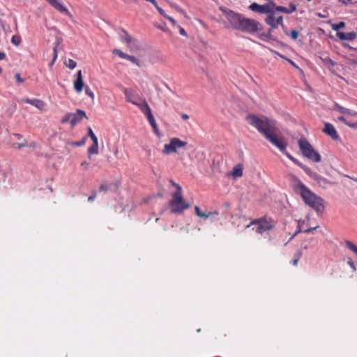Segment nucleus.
Here are the masks:
<instances>
[{"label":"nucleus","instance_id":"1","mask_svg":"<svg viewBox=\"0 0 357 357\" xmlns=\"http://www.w3.org/2000/svg\"><path fill=\"white\" fill-rule=\"evenodd\" d=\"M246 120L250 125L255 128L266 140L276 146L289 159L296 165H301V162L287 151L288 142L280 133L274 120L265 116L259 117L253 114H248Z\"/></svg>","mask_w":357,"mask_h":357},{"label":"nucleus","instance_id":"2","mask_svg":"<svg viewBox=\"0 0 357 357\" xmlns=\"http://www.w3.org/2000/svg\"><path fill=\"white\" fill-rule=\"evenodd\" d=\"M229 23V27L245 33H255L260 30V23L255 20L245 17L225 8H220Z\"/></svg>","mask_w":357,"mask_h":357},{"label":"nucleus","instance_id":"3","mask_svg":"<svg viewBox=\"0 0 357 357\" xmlns=\"http://www.w3.org/2000/svg\"><path fill=\"white\" fill-rule=\"evenodd\" d=\"M290 178L294 192L302 197L307 205L317 211H321L324 208L323 199L312 192L295 176L290 175Z\"/></svg>","mask_w":357,"mask_h":357},{"label":"nucleus","instance_id":"4","mask_svg":"<svg viewBox=\"0 0 357 357\" xmlns=\"http://www.w3.org/2000/svg\"><path fill=\"white\" fill-rule=\"evenodd\" d=\"M181 190V187L178 186V190L172 195V199L169 202V205L172 207L170 212L172 213H181L189 208V204L183 199Z\"/></svg>","mask_w":357,"mask_h":357},{"label":"nucleus","instance_id":"5","mask_svg":"<svg viewBox=\"0 0 357 357\" xmlns=\"http://www.w3.org/2000/svg\"><path fill=\"white\" fill-rule=\"evenodd\" d=\"M298 146L303 155L315 162L321 161V158L320 154L314 151L312 146L305 138H301L298 141Z\"/></svg>","mask_w":357,"mask_h":357},{"label":"nucleus","instance_id":"6","mask_svg":"<svg viewBox=\"0 0 357 357\" xmlns=\"http://www.w3.org/2000/svg\"><path fill=\"white\" fill-rule=\"evenodd\" d=\"M187 144V142L182 141L177 137L172 138L169 144L164 145L162 153L167 155L176 153L178 149L185 147Z\"/></svg>","mask_w":357,"mask_h":357},{"label":"nucleus","instance_id":"7","mask_svg":"<svg viewBox=\"0 0 357 357\" xmlns=\"http://www.w3.org/2000/svg\"><path fill=\"white\" fill-rule=\"evenodd\" d=\"M298 166L301 167L310 178L315 180L319 186L325 188L331 183L330 181L326 178L313 172L312 169L303 165L301 162V165Z\"/></svg>","mask_w":357,"mask_h":357},{"label":"nucleus","instance_id":"8","mask_svg":"<svg viewBox=\"0 0 357 357\" xmlns=\"http://www.w3.org/2000/svg\"><path fill=\"white\" fill-rule=\"evenodd\" d=\"M249 8L253 11L259 13H273L275 10V3L270 2L266 5H259L257 3L250 4Z\"/></svg>","mask_w":357,"mask_h":357},{"label":"nucleus","instance_id":"9","mask_svg":"<svg viewBox=\"0 0 357 357\" xmlns=\"http://www.w3.org/2000/svg\"><path fill=\"white\" fill-rule=\"evenodd\" d=\"M250 225L255 226L253 227V229H255L256 231L259 234H263L266 231L270 230L273 225L267 222L266 220H255L254 222H252Z\"/></svg>","mask_w":357,"mask_h":357},{"label":"nucleus","instance_id":"10","mask_svg":"<svg viewBox=\"0 0 357 357\" xmlns=\"http://www.w3.org/2000/svg\"><path fill=\"white\" fill-rule=\"evenodd\" d=\"M275 11L273 13H269L266 18V23L269 25L272 29H275L278 25L283 26L282 16L275 17Z\"/></svg>","mask_w":357,"mask_h":357},{"label":"nucleus","instance_id":"11","mask_svg":"<svg viewBox=\"0 0 357 357\" xmlns=\"http://www.w3.org/2000/svg\"><path fill=\"white\" fill-rule=\"evenodd\" d=\"M70 126L72 128L75 127L84 118H87L86 112L82 109H77L75 113H71Z\"/></svg>","mask_w":357,"mask_h":357},{"label":"nucleus","instance_id":"12","mask_svg":"<svg viewBox=\"0 0 357 357\" xmlns=\"http://www.w3.org/2000/svg\"><path fill=\"white\" fill-rule=\"evenodd\" d=\"M323 132L329 135L334 140H337L339 138V135L335 127L330 123H325Z\"/></svg>","mask_w":357,"mask_h":357},{"label":"nucleus","instance_id":"13","mask_svg":"<svg viewBox=\"0 0 357 357\" xmlns=\"http://www.w3.org/2000/svg\"><path fill=\"white\" fill-rule=\"evenodd\" d=\"M113 54L118 55L119 57L127 59L130 62L135 63L137 66L140 67L139 61L133 56L129 55L121 51L120 50L115 49L113 51Z\"/></svg>","mask_w":357,"mask_h":357},{"label":"nucleus","instance_id":"14","mask_svg":"<svg viewBox=\"0 0 357 357\" xmlns=\"http://www.w3.org/2000/svg\"><path fill=\"white\" fill-rule=\"evenodd\" d=\"M77 79H76V80L74 81L73 86H74V89L77 93H80V92L82 91L84 86V83L83 79H82V70H79L77 72Z\"/></svg>","mask_w":357,"mask_h":357},{"label":"nucleus","instance_id":"15","mask_svg":"<svg viewBox=\"0 0 357 357\" xmlns=\"http://www.w3.org/2000/svg\"><path fill=\"white\" fill-rule=\"evenodd\" d=\"M51 4L55 9L61 13H64L66 15H70L68 8L59 0H46Z\"/></svg>","mask_w":357,"mask_h":357},{"label":"nucleus","instance_id":"16","mask_svg":"<svg viewBox=\"0 0 357 357\" xmlns=\"http://www.w3.org/2000/svg\"><path fill=\"white\" fill-rule=\"evenodd\" d=\"M124 94L126 96V100L128 102L132 103L133 105L140 98L137 94L134 93L132 89H126L124 90Z\"/></svg>","mask_w":357,"mask_h":357},{"label":"nucleus","instance_id":"17","mask_svg":"<svg viewBox=\"0 0 357 357\" xmlns=\"http://www.w3.org/2000/svg\"><path fill=\"white\" fill-rule=\"evenodd\" d=\"M134 105H137L144 115L151 110L144 99L139 98Z\"/></svg>","mask_w":357,"mask_h":357},{"label":"nucleus","instance_id":"18","mask_svg":"<svg viewBox=\"0 0 357 357\" xmlns=\"http://www.w3.org/2000/svg\"><path fill=\"white\" fill-rule=\"evenodd\" d=\"M24 102L31 104V105L34 106L35 107L38 108L40 110H44L45 107V103L39 99H29L26 98L24 100Z\"/></svg>","mask_w":357,"mask_h":357},{"label":"nucleus","instance_id":"19","mask_svg":"<svg viewBox=\"0 0 357 357\" xmlns=\"http://www.w3.org/2000/svg\"><path fill=\"white\" fill-rule=\"evenodd\" d=\"M296 6L294 3H290L289 7H284V6H276L275 5V13L276 12H282L287 14H291L293 12L296 11Z\"/></svg>","mask_w":357,"mask_h":357},{"label":"nucleus","instance_id":"20","mask_svg":"<svg viewBox=\"0 0 357 357\" xmlns=\"http://www.w3.org/2000/svg\"><path fill=\"white\" fill-rule=\"evenodd\" d=\"M145 116L147 118V120L149 122L150 125L153 128L154 132L155 134L158 135V129L157 123H156L155 118L151 112V110L149 111L147 114H146Z\"/></svg>","mask_w":357,"mask_h":357},{"label":"nucleus","instance_id":"21","mask_svg":"<svg viewBox=\"0 0 357 357\" xmlns=\"http://www.w3.org/2000/svg\"><path fill=\"white\" fill-rule=\"evenodd\" d=\"M93 141V144L88 148L87 153L89 155V158H91V155L98 154V139H96Z\"/></svg>","mask_w":357,"mask_h":357},{"label":"nucleus","instance_id":"22","mask_svg":"<svg viewBox=\"0 0 357 357\" xmlns=\"http://www.w3.org/2000/svg\"><path fill=\"white\" fill-rule=\"evenodd\" d=\"M229 175L233 176L235 178H238L243 175V165L238 164L233 168L232 171L229 173Z\"/></svg>","mask_w":357,"mask_h":357},{"label":"nucleus","instance_id":"23","mask_svg":"<svg viewBox=\"0 0 357 357\" xmlns=\"http://www.w3.org/2000/svg\"><path fill=\"white\" fill-rule=\"evenodd\" d=\"M334 107H335V109H337V111H339L340 112H341L342 114H349V115H351L354 116H357L356 112H352L349 109L342 107L340 105H338L337 103H335Z\"/></svg>","mask_w":357,"mask_h":357},{"label":"nucleus","instance_id":"24","mask_svg":"<svg viewBox=\"0 0 357 357\" xmlns=\"http://www.w3.org/2000/svg\"><path fill=\"white\" fill-rule=\"evenodd\" d=\"M195 210L196 214L200 218H211L214 215H218L217 212H213V213H212V212H209V213L202 212L200 211V208L197 206H196L195 207Z\"/></svg>","mask_w":357,"mask_h":357},{"label":"nucleus","instance_id":"25","mask_svg":"<svg viewBox=\"0 0 357 357\" xmlns=\"http://www.w3.org/2000/svg\"><path fill=\"white\" fill-rule=\"evenodd\" d=\"M127 45L132 52H135L141 49L139 42L134 38L132 40V42L130 43H128Z\"/></svg>","mask_w":357,"mask_h":357},{"label":"nucleus","instance_id":"26","mask_svg":"<svg viewBox=\"0 0 357 357\" xmlns=\"http://www.w3.org/2000/svg\"><path fill=\"white\" fill-rule=\"evenodd\" d=\"M122 33H123V34L120 36L121 40L123 42H125L126 44L130 43L132 42V40L133 39V38L131 36H130L128 33V32L126 31L125 30H122Z\"/></svg>","mask_w":357,"mask_h":357},{"label":"nucleus","instance_id":"27","mask_svg":"<svg viewBox=\"0 0 357 357\" xmlns=\"http://www.w3.org/2000/svg\"><path fill=\"white\" fill-rule=\"evenodd\" d=\"M60 44V41H58L55 43V45L53 49V58H52V61L50 63V66L54 65L56 61L58 56V47Z\"/></svg>","mask_w":357,"mask_h":357},{"label":"nucleus","instance_id":"28","mask_svg":"<svg viewBox=\"0 0 357 357\" xmlns=\"http://www.w3.org/2000/svg\"><path fill=\"white\" fill-rule=\"evenodd\" d=\"M345 244L348 247L349 249H350L352 252H354L357 255V245L354 244L350 241H346Z\"/></svg>","mask_w":357,"mask_h":357},{"label":"nucleus","instance_id":"29","mask_svg":"<svg viewBox=\"0 0 357 357\" xmlns=\"http://www.w3.org/2000/svg\"><path fill=\"white\" fill-rule=\"evenodd\" d=\"M333 30L336 31L337 32H339L338 31L340 29L345 27V23L344 22H340L338 24H333L331 26Z\"/></svg>","mask_w":357,"mask_h":357},{"label":"nucleus","instance_id":"30","mask_svg":"<svg viewBox=\"0 0 357 357\" xmlns=\"http://www.w3.org/2000/svg\"><path fill=\"white\" fill-rule=\"evenodd\" d=\"M65 65L70 69H74L77 66V63L74 60L69 59L65 62Z\"/></svg>","mask_w":357,"mask_h":357},{"label":"nucleus","instance_id":"31","mask_svg":"<svg viewBox=\"0 0 357 357\" xmlns=\"http://www.w3.org/2000/svg\"><path fill=\"white\" fill-rule=\"evenodd\" d=\"M71 113H67L61 120V123L63 124L71 121Z\"/></svg>","mask_w":357,"mask_h":357},{"label":"nucleus","instance_id":"32","mask_svg":"<svg viewBox=\"0 0 357 357\" xmlns=\"http://www.w3.org/2000/svg\"><path fill=\"white\" fill-rule=\"evenodd\" d=\"M11 42L15 46H18L21 43L20 37L17 36H13L12 37Z\"/></svg>","mask_w":357,"mask_h":357},{"label":"nucleus","instance_id":"33","mask_svg":"<svg viewBox=\"0 0 357 357\" xmlns=\"http://www.w3.org/2000/svg\"><path fill=\"white\" fill-rule=\"evenodd\" d=\"M356 33L354 32L346 33V40H352L356 38Z\"/></svg>","mask_w":357,"mask_h":357},{"label":"nucleus","instance_id":"34","mask_svg":"<svg viewBox=\"0 0 357 357\" xmlns=\"http://www.w3.org/2000/svg\"><path fill=\"white\" fill-rule=\"evenodd\" d=\"M303 222L301 221V220H299L298 221V229H296V231H295V233L294 234V235L292 236V237L291 238V239H292L293 238H294L298 233H301L302 231L301 230V223H303Z\"/></svg>","mask_w":357,"mask_h":357},{"label":"nucleus","instance_id":"35","mask_svg":"<svg viewBox=\"0 0 357 357\" xmlns=\"http://www.w3.org/2000/svg\"><path fill=\"white\" fill-rule=\"evenodd\" d=\"M298 31H296V30H292L291 31V32L289 33V36H291V38L294 40H296L298 37Z\"/></svg>","mask_w":357,"mask_h":357},{"label":"nucleus","instance_id":"36","mask_svg":"<svg viewBox=\"0 0 357 357\" xmlns=\"http://www.w3.org/2000/svg\"><path fill=\"white\" fill-rule=\"evenodd\" d=\"M88 135H89V137H90L91 140H94L96 139H98V137L96 136V135L93 132L91 128H90V127L88 128Z\"/></svg>","mask_w":357,"mask_h":357},{"label":"nucleus","instance_id":"37","mask_svg":"<svg viewBox=\"0 0 357 357\" xmlns=\"http://www.w3.org/2000/svg\"><path fill=\"white\" fill-rule=\"evenodd\" d=\"M85 93L86 94L90 97L92 100L94 99V94L91 91V90L89 89V86L86 87L85 88Z\"/></svg>","mask_w":357,"mask_h":357},{"label":"nucleus","instance_id":"38","mask_svg":"<svg viewBox=\"0 0 357 357\" xmlns=\"http://www.w3.org/2000/svg\"><path fill=\"white\" fill-rule=\"evenodd\" d=\"M86 137H84L82 140L79 142H73L72 144L75 146H81L85 144Z\"/></svg>","mask_w":357,"mask_h":357},{"label":"nucleus","instance_id":"39","mask_svg":"<svg viewBox=\"0 0 357 357\" xmlns=\"http://www.w3.org/2000/svg\"><path fill=\"white\" fill-rule=\"evenodd\" d=\"M26 146H29L27 144V142L24 139L23 143H18L17 144V147L18 149H21L22 148H24Z\"/></svg>","mask_w":357,"mask_h":357},{"label":"nucleus","instance_id":"40","mask_svg":"<svg viewBox=\"0 0 357 357\" xmlns=\"http://www.w3.org/2000/svg\"><path fill=\"white\" fill-rule=\"evenodd\" d=\"M347 263L349 265V266L352 268L353 271L355 272L356 271V266H355L354 263L353 262L352 259H349Z\"/></svg>","mask_w":357,"mask_h":357},{"label":"nucleus","instance_id":"41","mask_svg":"<svg viewBox=\"0 0 357 357\" xmlns=\"http://www.w3.org/2000/svg\"><path fill=\"white\" fill-rule=\"evenodd\" d=\"M337 36L341 40H346V33L343 32H337Z\"/></svg>","mask_w":357,"mask_h":357},{"label":"nucleus","instance_id":"42","mask_svg":"<svg viewBox=\"0 0 357 357\" xmlns=\"http://www.w3.org/2000/svg\"><path fill=\"white\" fill-rule=\"evenodd\" d=\"M155 8L158 10V11L160 13V14L163 15L165 17H166V16H167V15L165 13V10L163 9H162L160 7H159L158 6Z\"/></svg>","mask_w":357,"mask_h":357},{"label":"nucleus","instance_id":"43","mask_svg":"<svg viewBox=\"0 0 357 357\" xmlns=\"http://www.w3.org/2000/svg\"><path fill=\"white\" fill-rule=\"evenodd\" d=\"M15 77L16 81L18 83H22L24 82V79L21 78L20 75L19 73H16Z\"/></svg>","mask_w":357,"mask_h":357},{"label":"nucleus","instance_id":"44","mask_svg":"<svg viewBox=\"0 0 357 357\" xmlns=\"http://www.w3.org/2000/svg\"><path fill=\"white\" fill-rule=\"evenodd\" d=\"M338 119H339V121H341V122L344 123L345 125H347V126H348V123H349V122H348V121L346 120L345 117H344L343 116H339V117H338Z\"/></svg>","mask_w":357,"mask_h":357},{"label":"nucleus","instance_id":"45","mask_svg":"<svg viewBox=\"0 0 357 357\" xmlns=\"http://www.w3.org/2000/svg\"><path fill=\"white\" fill-rule=\"evenodd\" d=\"M81 167H83L84 169H87L89 167V162L84 161L81 163Z\"/></svg>","mask_w":357,"mask_h":357},{"label":"nucleus","instance_id":"46","mask_svg":"<svg viewBox=\"0 0 357 357\" xmlns=\"http://www.w3.org/2000/svg\"><path fill=\"white\" fill-rule=\"evenodd\" d=\"M166 18L174 25V26H176V22L175 21L174 19H173L172 17L167 15L166 16Z\"/></svg>","mask_w":357,"mask_h":357},{"label":"nucleus","instance_id":"47","mask_svg":"<svg viewBox=\"0 0 357 357\" xmlns=\"http://www.w3.org/2000/svg\"><path fill=\"white\" fill-rule=\"evenodd\" d=\"M178 30H179V33H180L182 36H187V33H186V32H185V29H184L183 27H181V26H178Z\"/></svg>","mask_w":357,"mask_h":357},{"label":"nucleus","instance_id":"48","mask_svg":"<svg viewBox=\"0 0 357 357\" xmlns=\"http://www.w3.org/2000/svg\"><path fill=\"white\" fill-rule=\"evenodd\" d=\"M109 190V187L105 184H102L100 187V191H107Z\"/></svg>","mask_w":357,"mask_h":357},{"label":"nucleus","instance_id":"49","mask_svg":"<svg viewBox=\"0 0 357 357\" xmlns=\"http://www.w3.org/2000/svg\"><path fill=\"white\" fill-rule=\"evenodd\" d=\"M324 61H325V62L331 64L332 66L335 65V63L333 62V61L332 59H331L329 57L325 58Z\"/></svg>","mask_w":357,"mask_h":357},{"label":"nucleus","instance_id":"50","mask_svg":"<svg viewBox=\"0 0 357 357\" xmlns=\"http://www.w3.org/2000/svg\"><path fill=\"white\" fill-rule=\"evenodd\" d=\"M96 192H93V195L89 196V197H88V200H89V202H92V201H93V200L96 199Z\"/></svg>","mask_w":357,"mask_h":357},{"label":"nucleus","instance_id":"51","mask_svg":"<svg viewBox=\"0 0 357 357\" xmlns=\"http://www.w3.org/2000/svg\"><path fill=\"white\" fill-rule=\"evenodd\" d=\"M348 126L352 128L357 129V123H348Z\"/></svg>","mask_w":357,"mask_h":357},{"label":"nucleus","instance_id":"52","mask_svg":"<svg viewBox=\"0 0 357 357\" xmlns=\"http://www.w3.org/2000/svg\"><path fill=\"white\" fill-rule=\"evenodd\" d=\"M157 27H158V29H161V30L164 31H167V27H166V25H165V24H164V25H158V26H157Z\"/></svg>","mask_w":357,"mask_h":357},{"label":"nucleus","instance_id":"53","mask_svg":"<svg viewBox=\"0 0 357 357\" xmlns=\"http://www.w3.org/2000/svg\"><path fill=\"white\" fill-rule=\"evenodd\" d=\"M171 5H172V7L175 8L178 11H179V12H181V13H185V12H184V11H183L181 8H179L178 6H176V5L173 4V3H172Z\"/></svg>","mask_w":357,"mask_h":357},{"label":"nucleus","instance_id":"54","mask_svg":"<svg viewBox=\"0 0 357 357\" xmlns=\"http://www.w3.org/2000/svg\"><path fill=\"white\" fill-rule=\"evenodd\" d=\"M317 227H318L309 228V229H305V230L304 231V232H305V233H310V232H311V231H312L315 230Z\"/></svg>","mask_w":357,"mask_h":357},{"label":"nucleus","instance_id":"55","mask_svg":"<svg viewBox=\"0 0 357 357\" xmlns=\"http://www.w3.org/2000/svg\"><path fill=\"white\" fill-rule=\"evenodd\" d=\"M181 118L183 120L186 121L189 119V116L187 114H182Z\"/></svg>","mask_w":357,"mask_h":357},{"label":"nucleus","instance_id":"56","mask_svg":"<svg viewBox=\"0 0 357 357\" xmlns=\"http://www.w3.org/2000/svg\"><path fill=\"white\" fill-rule=\"evenodd\" d=\"M338 1L344 5H347L349 2L351 1V0H338Z\"/></svg>","mask_w":357,"mask_h":357},{"label":"nucleus","instance_id":"57","mask_svg":"<svg viewBox=\"0 0 357 357\" xmlns=\"http://www.w3.org/2000/svg\"><path fill=\"white\" fill-rule=\"evenodd\" d=\"M288 61L294 67H295L296 68H298V66L294 61H292L290 59H289Z\"/></svg>","mask_w":357,"mask_h":357},{"label":"nucleus","instance_id":"58","mask_svg":"<svg viewBox=\"0 0 357 357\" xmlns=\"http://www.w3.org/2000/svg\"><path fill=\"white\" fill-rule=\"evenodd\" d=\"M5 56H6V54L3 52H0V61L3 59L5 58Z\"/></svg>","mask_w":357,"mask_h":357},{"label":"nucleus","instance_id":"59","mask_svg":"<svg viewBox=\"0 0 357 357\" xmlns=\"http://www.w3.org/2000/svg\"><path fill=\"white\" fill-rule=\"evenodd\" d=\"M14 136L19 140L22 138V136L20 134H14Z\"/></svg>","mask_w":357,"mask_h":357},{"label":"nucleus","instance_id":"60","mask_svg":"<svg viewBox=\"0 0 357 357\" xmlns=\"http://www.w3.org/2000/svg\"><path fill=\"white\" fill-rule=\"evenodd\" d=\"M171 183L176 187V190H178V186H180L178 184L174 183V181H171Z\"/></svg>","mask_w":357,"mask_h":357},{"label":"nucleus","instance_id":"61","mask_svg":"<svg viewBox=\"0 0 357 357\" xmlns=\"http://www.w3.org/2000/svg\"><path fill=\"white\" fill-rule=\"evenodd\" d=\"M171 183L176 187V190H178V186H180L178 184L174 183V181H171Z\"/></svg>","mask_w":357,"mask_h":357},{"label":"nucleus","instance_id":"62","mask_svg":"<svg viewBox=\"0 0 357 357\" xmlns=\"http://www.w3.org/2000/svg\"><path fill=\"white\" fill-rule=\"evenodd\" d=\"M298 259H294V260H293V262H292V263H293V265H294V266H296V265H297V264H298Z\"/></svg>","mask_w":357,"mask_h":357},{"label":"nucleus","instance_id":"63","mask_svg":"<svg viewBox=\"0 0 357 357\" xmlns=\"http://www.w3.org/2000/svg\"><path fill=\"white\" fill-rule=\"evenodd\" d=\"M345 176L349 178H350V179H351V180H353V181H354V179H357V178H353V177H351V176H350L349 175H345Z\"/></svg>","mask_w":357,"mask_h":357},{"label":"nucleus","instance_id":"64","mask_svg":"<svg viewBox=\"0 0 357 357\" xmlns=\"http://www.w3.org/2000/svg\"><path fill=\"white\" fill-rule=\"evenodd\" d=\"M119 151L118 149H116L114 151V154L116 156L118 155Z\"/></svg>","mask_w":357,"mask_h":357}]
</instances>
